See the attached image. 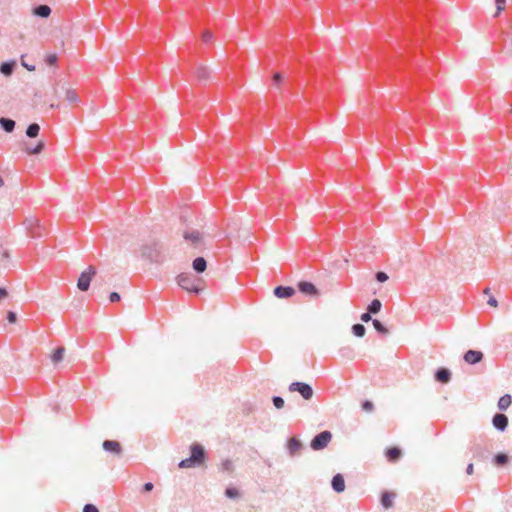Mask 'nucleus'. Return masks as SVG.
Wrapping results in <instances>:
<instances>
[{"instance_id":"obj_1","label":"nucleus","mask_w":512,"mask_h":512,"mask_svg":"<svg viewBox=\"0 0 512 512\" xmlns=\"http://www.w3.org/2000/svg\"><path fill=\"white\" fill-rule=\"evenodd\" d=\"M139 256L153 264H162L167 259L162 244L155 241L143 244L140 247Z\"/></svg>"},{"instance_id":"obj_2","label":"nucleus","mask_w":512,"mask_h":512,"mask_svg":"<svg viewBox=\"0 0 512 512\" xmlns=\"http://www.w3.org/2000/svg\"><path fill=\"white\" fill-rule=\"evenodd\" d=\"M190 457L181 460L178 463L179 468H195L201 466L206 459L204 447L199 443L190 446Z\"/></svg>"},{"instance_id":"obj_3","label":"nucleus","mask_w":512,"mask_h":512,"mask_svg":"<svg viewBox=\"0 0 512 512\" xmlns=\"http://www.w3.org/2000/svg\"><path fill=\"white\" fill-rule=\"evenodd\" d=\"M177 284L184 290L199 294L201 289L197 286V279L191 273H181L176 278Z\"/></svg>"},{"instance_id":"obj_4","label":"nucleus","mask_w":512,"mask_h":512,"mask_svg":"<svg viewBox=\"0 0 512 512\" xmlns=\"http://www.w3.org/2000/svg\"><path fill=\"white\" fill-rule=\"evenodd\" d=\"M331 439H332V433L330 431H328V430L322 431L319 434H317L316 436H314V438L310 442V447L314 451L322 450L328 446Z\"/></svg>"},{"instance_id":"obj_5","label":"nucleus","mask_w":512,"mask_h":512,"mask_svg":"<svg viewBox=\"0 0 512 512\" xmlns=\"http://www.w3.org/2000/svg\"><path fill=\"white\" fill-rule=\"evenodd\" d=\"M96 275V268L92 265L88 266L86 270H84L78 280H77V288L80 291H87L90 287L92 278Z\"/></svg>"},{"instance_id":"obj_6","label":"nucleus","mask_w":512,"mask_h":512,"mask_svg":"<svg viewBox=\"0 0 512 512\" xmlns=\"http://www.w3.org/2000/svg\"><path fill=\"white\" fill-rule=\"evenodd\" d=\"M288 390L290 392H298L304 400L312 399L314 394L312 386L305 382H292L289 385Z\"/></svg>"},{"instance_id":"obj_7","label":"nucleus","mask_w":512,"mask_h":512,"mask_svg":"<svg viewBox=\"0 0 512 512\" xmlns=\"http://www.w3.org/2000/svg\"><path fill=\"white\" fill-rule=\"evenodd\" d=\"M24 225L32 238H38L44 235L45 229L36 217L26 218Z\"/></svg>"},{"instance_id":"obj_8","label":"nucleus","mask_w":512,"mask_h":512,"mask_svg":"<svg viewBox=\"0 0 512 512\" xmlns=\"http://www.w3.org/2000/svg\"><path fill=\"white\" fill-rule=\"evenodd\" d=\"M183 238L186 242H190L193 246H198L202 243L203 235L198 230H185Z\"/></svg>"},{"instance_id":"obj_9","label":"nucleus","mask_w":512,"mask_h":512,"mask_svg":"<svg viewBox=\"0 0 512 512\" xmlns=\"http://www.w3.org/2000/svg\"><path fill=\"white\" fill-rule=\"evenodd\" d=\"M492 424L496 430L503 432L508 426V417L503 413H496L493 416Z\"/></svg>"},{"instance_id":"obj_10","label":"nucleus","mask_w":512,"mask_h":512,"mask_svg":"<svg viewBox=\"0 0 512 512\" xmlns=\"http://www.w3.org/2000/svg\"><path fill=\"white\" fill-rule=\"evenodd\" d=\"M484 355L481 351L478 350H468L465 352L463 359L466 363L470 365H475L482 361Z\"/></svg>"},{"instance_id":"obj_11","label":"nucleus","mask_w":512,"mask_h":512,"mask_svg":"<svg viewBox=\"0 0 512 512\" xmlns=\"http://www.w3.org/2000/svg\"><path fill=\"white\" fill-rule=\"evenodd\" d=\"M470 452L472 453L473 458L483 461L487 458L486 451L484 450L481 443L474 441L470 446Z\"/></svg>"},{"instance_id":"obj_12","label":"nucleus","mask_w":512,"mask_h":512,"mask_svg":"<svg viewBox=\"0 0 512 512\" xmlns=\"http://www.w3.org/2000/svg\"><path fill=\"white\" fill-rule=\"evenodd\" d=\"M297 287H298L299 291L303 294L310 295V296H315L318 294V290H317L316 286L311 282L301 281L298 283Z\"/></svg>"},{"instance_id":"obj_13","label":"nucleus","mask_w":512,"mask_h":512,"mask_svg":"<svg viewBox=\"0 0 512 512\" xmlns=\"http://www.w3.org/2000/svg\"><path fill=\"white\" fill-rule=\"evenodd\" d=\"M102 447L106 452L112 453L114 455L119 456L122 452L121 445L119 442L114 440H105L102 444Z\"/></svg>"},{"instance_id":"obj_14","label":"nucleus","mask_w":512,"mask_h":512,"mask_svg":"<svg viewBox=\"0 0 512 512\" xmlns=\"http://www.w3.org/2000/svg\"><path fill=\"white\" fill-rule=\"evenodd\" d=\"M451 375V371L444 367L438 368L434 373L435 380L441 383H448Z\"/></svg>"},{"instance_id":"obj_15","label":"nucleus","mask_w":512,"mask_h":512,"mask_svg":"<svg viewBox=\"0 0 512 512\" xmlns=\"http://www.w3.org/2000/svg\"><path fill=\"white\" fill-rule=\"evenodd\" d=\"M302 448H303V445L298 439H296V438L289 439L288 444H287V451L291 457L297 455L302 450Z\"/></svg>"},{"instance_id":"obj_16","label":"nucleus","mask_w":512,"mask_h":512,"mask_svg":"<svg viewBox=\"0 0 512 512\" xmlns=\"http://www.w3.org/2000/svg\"><path fill=\"white\" fill-rule=\"evenodd\" d=\"M295 290L291 286H277L274 289V295L278 298H289L294 295Z\"/></svg>"},{"instance_id":"obj_17","label":"nucleus","mask_w":512,"mask_h":512,"mask_svg":"<svg viewBox=\"0 0 512 512\" xmlns=\"http://www.w3.org/2000/svg\"><path fill=\"white\" fill-rule=\"evenodd\" d=\"M332 488L335 492L341 493L345 490V480L341 474H336L333 476L331 481Z\"/></svg>"},{"instance_id":"obj_18","label":"nucleus","mask_w":512,"mask_h":512,"mask_svg":"<svg viewBox=\"0 0 512 512\" xmlns=\"http://www.w3.org/2000/svg\"><path fill=\"white\" fill-rule=\"evenodd\" d=\"M51 12V8L48 5L44 4L38 5L33 8V14L41 18L49 17Z\"/></svg>"},{"instance_id":"obj_19","label":"nucleus","mask_w":512,"mask_h":512,"mask_svg":"<svg viewBox=\"0 0 512 512\" xmlns=\"http://www.w3.org/2000/svg\"><path fill=\"white\" fill-rule=\"evenodd\" d=\"M15 66L16 62L14 60L4 61L0 64V72L5 76H10L13 73Z\"/></svg>"},{"instance_id":"obj_20","label":"nucleus","mask_w":512,"mask_h":512,"mask_svg":"<svg viewBox=\"0 0 512 512\" xmlns=\"http://www.w3.org/2000/svg\"><path fill=\"white\" fill-rule=\"evenodd\" d=\"M395 498V494L385 491L381 495V505L385 509H389L393 505V499Z\"/></svg>"},{"instance_id":"obj_21","label":"nucleus","mask_w":512,"mask_h":512,"mask_svg":"<svg viewBox=\"0 0 512 512\" xmlns=\"http://www.w3.org/2000/svg\"><path fill=\"white\" fill-rule=\"evenodd\" d=\"M210 74L211 72L206 66L200 65L196 69V77L200 82L209 80Z\"/></svg>"},{"instance_id":"obj_22","label":"nucleus","mask_w":512,"mask_h":512,"mask_svg":"<svg viewBox=\"0 0 512 512\" xmlns=\"http://www.w3.org/2000/svg\"><path fill=\"white\" fill-rule=\"evenodd\" d=\"M15 121L10 118L1 117L0 118V127L7 133H11L15 129Z\"/></svg>"},{"instance_id":"obj_23","label":"nucleus","mask_w":512,"mask_h":512,"mask_svg":"<svg viewBox=\"0 0 512 512\" xmlns=\"http://www.w3.org/2000/svg\"><path fill=\"white\" fill-rule=\"evenodd\" d=\"M192 266L197 273H202L207 268V261L203 257H197L194 259Z\"/></svg>"},{"instance_id":"obj_24","label":"nucleus","mask_w":512,"mask_h":512,"mask_svg":"<svg viewBox=\"0 0 512 512\" xmlns=\"http://www.w3.org/2000/svg\"><path fill=\"white\" fill-rule=\"evenodd\" d=\"M385 455L388 461L395 462L400 458L401 450L398 447H391L386 450Z\"/></svg>"},{"instance_id":"obj_25","label":"nucleus","mask_w":512,"mask_h":512,"mask_svg":"<svg viewBox=\"0 0 512 512\" xmlns=\"http://www.w3.org/2000/svg\"><path fill=\"white\" fill-rule=\"evenodd\" d=\"M512 403V398L509 394H505L501 396L498 400V408L501 411H504L510 407Z\"/></svg>"},{"instance_id":"obj_26","label":"nucleus","mask_w":512,"mask_h":512,"mask_svg":"<svg viewBox=\"0 0 512 512\" xmlns=\"http://www.w3.org/2000/svg\"><path fill=\"white\" fill-rule=\"evenodd\" d=\"M44 148H45V142L39 141L34 147L26 146L25 151L28 154L37 155V154L41 153L44 150Z\"/></svg>"},{"instance_id":"obj_27","label":"nucleus","mask_w":512,"mask_h":512,"mask_svg":"<svg viewBox=\"0 0 512 512\" xmlns=\"http://www.w3.org/2000/svg\"><path fill=\"white\" fill-rule=\"evenodd\" d=\"M65 98L71 104L78 103L80 101V98H79L77 92L74 89H71V88H67L66 89V91H65Z\"/></svg>"},{"instance_id":"obj_28","label":"nucleus","mask_w":512,"mask_h":512,"mask_svg":"<svg viewBox=\"0 0 512 512\" xmlns=\"http://www.w3.org/2000/svg\"><path fill=\"white\" fill-rule=\"evenodd\" d=\"M219 470L221 472L232 473L234 471V464L230 459H224L220 463Z\"/></svg>"},{"instance_id":"obj_29","label":"nucleus","mask_w":512,"mask_h":512,"mask_svg":"<svg viewBox=\"0 0 512 512\" xmlns=\"http://www.w3.org/2000/svg\"><path fill=\"white\" fill-rule=\"evenodd\" d=\"M39 131H40V126L37 123H31L28 125V127L26 129V135L29 138H35L38 136Z\"/></svg>"},{"instance_id":"obj_30","label":"nucleus","mask_w":512,"mask_h":512,"mask_svg":"<svg viewBox=\"0 0 512 512\" xmlns=\"http://www.w3.org/2000/svg\"><path fill=\"white\" fill-rule=\"evenodd\" d=\"M509 461V457L505 453H498L494 456L493 462L497 466H502L507 464Z\"/></svg>"},{"instance_id":"obj_31","label":"nucleus","mask_w":512,"mask_h":512,"mask_svg":"<svg viewBox=\"0 0 512 512\" xmlns=\"http://www.w3.org/2000/svg\"><path fill=\"white\" fill-rule=\"evenodd\" d=\"M381 307H382V303L380 300L378 299H374L371 301V303L368 305L367 307V310L371 313V314H377L380 310H381Z\"/></svg>"},{"instance_id":"obj_32","label":"nucleus","mask_w":512,"mask_h":512,"mask_svg":"<svg viewBox=\"0 0 512 512\" xmlns=\"http://www.w3.org/2000/svg\"><path fill=\"white\" fill-rule=\"evenodd\" d=\"M365 332H366V328L363 324L357 323L352 326V333L356 337H363L365 335Z\"/></svg>"},{"instance_id":"obj_33","label":"nucleus","mask_w":512,"mask_h":512,"mask_svg":"<svg viewBox=\"0 0 512 512\" xmlns=\"http://www.w3.org/2000/svg\"><path fill=\"white\" fill-rule=\"evenodd\" d=\"M64 353H65V349H64V347H58V348L54 351V353H53V355H52V357H51L52 362H53V363H58V362H60V361L63 359Z\"/></svg>"},{"instance_id":"obj_34","label":"nucleus","mask_w":512,"mask_h":512,"mask_svg":"<svg viewBox=\"0 0 512 512\" xmlns=\"http://www.w3.org/2000/svg\"><path fill=\"white\" fill-rule=\"evenodd\" d=\"M372 324L378 333H381V334L388 333V329L384 326V324L381 321L374 319V320H372Z\"/></svg>"},{"instance_id":"obj_35","label":"nucleus","mask_w":512,"mask_h":512,"mask_svg":"<svg viewBox=\"0 0 512 512\" xmlns=\"http://www.w3.org/2000/svg\"><path fill=\"white\" fill-rule=\"evenodd\" d=\"M225 495L229 499H235L239 496V492L236 488L229 487L225 490Z\"/></svg>"},{"instance_id":"obj_36","label":"nucleus","mask_w":512,"mask_h":512,"mask_svg":"<svg viewBox=\"0 0 512 512\" xmlns=\"http://www.w3.org/2000/svg\"><path fill=\"white\" fill-rule=\"evenodd\" d=\"M272 402H273V405L277 408V409H281L284 407V399L280 396H273L272 397Z\"/></svg>"},{"instance_id":"obj_37","label":"nucleus","mask_w":512,"mask_h":512,"mask_svg":"<svg viewBox=\"0 0 512 512\" xmlns=\"http://www.w3.org/2000/svg\"><path fill=\"white\" fill-rule=\"evenodd\" d=\"M495 3L497 11L494 16L497 17L499 13L505 9L506 0H495Z\"/></svg>"},{"instance_id":"obj_38","label":"nucleus","mask_w":512,"mask_h":512,"mask_svg":"<svg viewBox=\"0 0 512 512\" xmlns=\"http://www.w3.org/2000/svg\"><path fill=\"white\" fill-rule=\"evenodd\" d=\"M375 278L378 282L380 283H383V282H386L388 280V275L383 272V271H378L376 274H375Z\"/></svg>"},{"instance_id":"obj_39","label":"nucleus","mask_w":512,"mask_h":512,"mask_svg":"<svg viewBox=\"0 0 512 512\" xmlns=\"http://www.w3.org/2000/svg\"><path fill=\"white\" fill-rule=\"evenodd\" d=\"M57 59L56 54H49L46 56L45 61L48 65H54L57 62Z\"/></svg>"},{"instance_id":"obj_40","label":"nucleus","mask_w":512,"mask_h":512,"mask_svg":"<svg viewBox=\"0 0 512 512\" xmlns=\"http://www.w3.org/2000/svg\"><path fill=\"white\" fill-rule=\"evenodd\" d=\"M83 512H99V511L95 505L86 504L83 508Z\"/></svg>"},{"instance_id":"obj_41","label":"nucleus","mask_w":512,"mask_h":512,"mask_svg":"<svg viewBox=\"0 0 512 512\" xmlns=\"http://www.w3.org/2000/svg\"><path fill=\"white\" fill-rule=\"evenodd\" d=\"M120 299H121V296L118 292H111L109 295V300L111 302H118V301H120Z\"/></svg>"},{"instance_id":"obj_42","label":"nucleus","mask_w":512,"mask_h":512,"mask_svg":"<svg viewBox=\"0 0 512 512\" xmlns=\"http://www.w3.org/2000/svg\"><path fill=\"white\" fill-rule=\"evenodd\" d=\"M7 320L9 323H15L17 320V315L13 311H9L7 314Z\"/></svg>"},{"instance_id":"obj_43","label":"nucleus","mask_w":512,"mask_h":512,"mask_svg":"<svg viewBox=\"0 0 512 512\" xmlns=\"http://www.w3.org/2000/svg\"><path fill=\"white\" fill-rule=\"evenodd\" d=\"M372 314L367 310V312L363 313L360 317V319L363 321V322H369V321H372Z\"/></svg>"},{"instance_id":"obj_44","label":"nucleus","mask_w":512,"mask_h":512,"mask_svg":"<svg viewBox=\"0 0 512 512\" xmlns=\"http://www.w3.org/2000/svg\"><path fill=\"white\" fill-rule=\"evenodd\" d=\"M362 408H363V410H365V411H372V409H373V403H372L371 401L365 400V401L362 403Z\"/></svg>"},{"instance_id":"obj_45","label":"nucleus","mask_w":512,"mask_h":512,"mask_svg":"<svg viewBox=\"0 0 512 512\" xmlns=\"http://www.w3.org/2000/svg\"><path fill=\"white\" fill-rule=\"evenodd\" d=\"M213 38V35L211 32L209 31H205L202 35V40L205 42V43H208L212 40Z\"/></svg>"},{"instance_id":"obj_46","label":"nucleus","mask_w":512,"mask_h":512,"mask_svg":"<svg viewBox=\"0 0 512 512\" xmlns=\"http://www.w3.org/2000/svg\"><path fill=\"white\" fill-rule=\"evenodd\" d=\"M283 77L281 73L277 72L273 75V83L274 85H278L282 81Z\"/></svg>"},{"instance_id":"obj_47","label":"nucleus","mask_w":512,"mask_h":512,"mask_svg":"<svg viewBox=\"0 0 512 512\" xmlns=\"http://www.w3.org/2000/svg\"><path fill=\"white\" fill-rule=\"evenodd\" d=\"M487 303L492 307L498 306V301L496 300V298L494 296H489Z\"/></svg>"},{"instance_id":"obj_48","label":"nucleus","mask_w":512,"mask_h":512,"mask_svg":"<svg viewBox=\"0 0 512 512\" xmlns=\"http://www.w3.org/2000/svg\"><path fill=\"white\" fill-rule=\"evenodd\" d=\"M143 489L146 492H149L153 489V484L151 482H147L143 485Z\"/></svg>"},{"instance_id":"obj_49","label":"nucleus","mask_w":512,"mask_h":512,"mask_svg":"<svg viewBox=\"0 0 512 512\" xmlns=\"http://www.w3.org/2000/svg\"><path fill=\"white\" fill-rule=\"evenodd\" d=\"M473 471H474V466H473V464H472V463H469V464L467 465V467H466V473H467L468 475H471V474L473 473Z\"/></svg>"},{"instance_id":"obj_50","label":"nucleus","mask_w":512,"mask_h":512,"mask_svg":"<svg viewBox=\"0 0 512 512\" xmlns=\"http://www.w3.org/2000/svg\"><path fill=\"white\" fill-rule=\"evenodd\" d=\"M22 65L28 70V71H34L35 70V66L34 65H29L27 64L26 62H24L22 60Z\"/></svg>"},{"instance_id":"obj_51","label":"nucleus","mask_w":512,"mask_h":512,"mask_svg":"<svg viewBox=\"0 0 512 512\" xmlns=\"http://www.w3.org/2000/svg\"><path fill=\"white\" fill-rule=\"evenodd\" d=\"M340 352H341V354H342V355H346V354H348V353H352V349H351V348H349V347H344V348H342V349L340 350Z\"/></svg>"},{"instance_id":"obj_52","label":"nucleus","mask_w":512,"mask_h":512,"mask_svg":"<svg viewBox=\"0 0 512 512\" xmlns=\"http://www.w3.org/2000/svg\"><path fill=\"white\" fill-rule=\"evenodd\" d=\"M7 295V290L5 288H0V299Z\"/></svg>"},{"instance_id":"obj_53","label":"nucleus","mask_w":512,"mask_h":512,"mask_svg":"<svg viewBox=\"0 0 512 512\" xmlns=\"http://www.w3.org/2000/svg\"><path fill=\"white\" fill-rule=\"evenodd\" d=\"M483 293L486 294V295H489L490 294V288H485Z\"/></svg>"},{"instance_id":"obj_54","label":"nucleus","mask_w":512,"mask_h":512,"mask_svg":"<svg viewBox=\"0 0 512 512\" xmlns=\"http://www.w3.org/2000/svg\"><path fill=\"white\" fill-rule=\"evenodd\" d=\"M4 185V181H3V178L0 176V187H2Z\"/></svg>"},{"instance_id":"obj_55","label":"nucleus","mask_w":512,"mask_h":512,"mask_svg":"<svg viewBox=\"0 0 512 512\" xmlns=\"http://www.w3.org/2000/svg\"><path fill=\"white\" fill-rule=\"evenodd\" d=\"M4 257H8V252H4Z\"/></svg>"}]
</instances>
